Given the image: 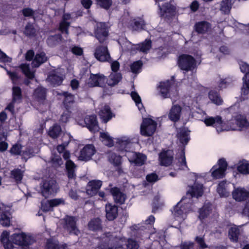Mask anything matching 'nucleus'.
Wrapping results in <instances>:
<instances>
[{
    "instance_id": "nucleus-54",
    "label": "nucleus",
    "mask_w": 249,
    "mask_h": 249,
    "mask_svg": "<svg viewBox=\"0 0 249 249\" xmlns=\"http://www.w3.org/2000/svg\"><path fill=\"white\" fill-rule=\"evenodd\" d=\"M142 65L143 64L141 60L134 62L130 66L131 71L135 74L140 73L141 71Z\"/></svg>"
},
{
    "instance_id": "nucleus-5",
    "label": "nucleus",
    "mask_w": 249,
    "mask_h": 249,
    "mask_svg": "<svg viewBox=\"0 0 249 249\" xmlns=\"http://www.w3.org/2000/svg\"><path fill=\"white\" fill-rule=\"evenodd\" d=\"M11 239L14 244L19 245L24 249L28 248L30 245L36 241L34 237L23 232L13 234L11 237Z\"/></svg>"
},
{
    "instance_id": "nucleus-36",
    "label": "nucleus",
    "mask_w": 249,
    "mask_h": 249,
    "mask_svg": "<svg viewBox=\"0 0 249 249\" xmlns=\"http://www.w3.org/2000/svg\"><path fill=\"white\" fill-rule=\"evenodd\" d=\"M152 47V41L146 38L143 42L137 44L136 50L144 53H147Z\"/></svg>"
},
{
    "instance_id": "nucleus-30",
    "label": "nucleus",
    "mask_w": 249,
    "mask_h": 249,
    "mask_svg": "<svg viewBox=\"0 0 249 249\" xmlns=\"http://www.w3.org/2000/svg\"><path fill=\"white\" fill-rule=\"evenodd\" d=\"M106 217L109 221L115 219L118 215V207L108 203L106 205Z\"/></svg>"
},
{
    "instance_id": "nucleus-3",
    "label": "nucleus",
    "mask_w": 249,
    "mask_h": 249,
    "mask_svg": "<svg viewBox=\"0 0 249 249\" xmlns=\"http://www.w3.org/2000/svg\"><path fill=\"white\" fill-rule=\"evenodd\" d=\"M158 6V14L160 16L166 20H169L175 17L176 7L170 2L155 0Z\"/></svg>"
},
{
    "instance_id": "nucleus-48",
    "label": "nucleus",
    "mask_w": 249,
    "mask_h": 249,
    "mask_svg": "<svg viewBox=\"0 0 249 249\" xmlns=\"http://www.w3.org/2000/svg\"><path fill=\"white\" fill-rule=\"evenodd\" d=\"M237 170L241 174H249V161L246 160L240 161L237 166Z\"/></svg>"
},
{
    "instance_id": "nucleus-55",
    "label": "nucleus",
    "mask_w": 249,
    "mask_h": 249,
    "mask_svg": "<svg viewBox=\"0 0 249 249\" xmlns=\"http://www.w3.org/2000/svg\"><path fill=\"white\" fill-rule=\"evenodd\" d=\"M100 137L102 141L105 142V144L109 146L112 147L114 145L113 141L111 137L107 133L101 132Z\"/></svg>"
},
{
    "instance_id": "nucleus-9",
    "label": "nucleus",
    "mask_w": 249,
    "mask_h": 249,
    "mask_svg": "<svg viewBox=\"0 0 249 249\" xmlns=\"http://www.w3.org/2000/svg\"><path fill=\"white\" fill-rule=\"evenodd\" d=\"M157 128L156 121L150 118H144L141 125V133L144 136H152Z\"/></svg>"
},
{
    "instance_id": "nucleus-11",
    "label": "nucleus",
    "mask_w": 249,
    "mask_h": 249,
    "mask_svg": "<svg viewBox=\"0 0 249 249\" xmlns=\"http://www.w3.org/2000/svg\"><path fill=\"white\" fill-rule=\"evenodd\" d=\"M106 81V76L101 73H90L89 78L87 80L86 84L89 88L96 87H103Z\"/></svg>"
},
{
    "instance_id": "nucleus-13",
    "label": "nucleus",
    "mask_w": 249,
    "mask_h": 249,
    "mask_svg": "<svg viewBox=\"0 0 249 249\" xmlns=\"http://www.w3.org/2000/svg\"><path fill=\"white\" fill-rule=\"evenodd\" d=\"M65 221L63 228L71 234L77 235L80 233L76 224V218L72 216H66L64 218Z\"/></svg>"
},
{
    "instance_id": "nucleus-4",
    "label": "nucleus",
    "mask_w": 249,
    "mask_h": 249,
    "mask_svg": "<svg viewBox=\"0 0 249 249\" xmlns=\"http://www.w3.org/2000/svg\"><path fill=\"white\" fill-rule=\"evenodd\" d=\"M178 65L184 73L189 71H193L196 68V59L192 56L186 54H182L178 56Z\"/></svg>"
},
{
    "instance_id": "nucleus-1",
    "label": "nucleus",
    "mask_w": 249,
    "mask_h": 249,
    "mask_svg": "<svg viewBox=\"0 0 249 249\" xmlns=\"http://www.w3.org/2000/svg\"><path fill=\"white\" fill-rule=\"evenodd\" d=\"M190 131L188 128L181 127L179 128L177 132V137L179 142L182 144L180 157L178 158V166L180 170H189L187 165L186 158L185 155V147L190 140Z\"/></svg>"
},
{
    "instance_id": "nucleus-24",
    "label": "nucleus",
    "mask_w": 249,
    "mask_h": 249,
    "mask_svg": "<svg viewBox=\"0 0 249 249\" xmlns=\"http://www.w3.org/2000/svg\"><path fill=\"white\" fill-rule=\"evenodd\" d=\"M110 192L112 195L116 203L123 204L126 198V195L121 192L118 187H114L110 189Z\"/></svg>"
},
{
    "instance_id": "nucleus-53",
    "label": "nucleus",
    "mask_w": 249,
    "mask_h": 249,
    "mask_svg": "<svg viewBox=\"0 0 249 249\" xmlns=\"http://www.w3.org/2000/svg\"><path fill=\"white\" fill-rule=\"evenodd\" d=\"M22 146L19 143H16L13 144L9 150V152L12 156H16L21 155Z\"/></svg>"
},
{
    "instance_id": "nucleus-12",
    "label": "nucleus",
    "mask_w": 249,
    "mask_h": 249,
    "mask_svg": "<svg viewBox=\"0 0 249 249\" xmlns=\"http://www.w3.org/2000/svg\"><path fill=\"white\" fill-rule=\"evenodd\" d=\"M57 95L64 97L62 103L63 107L66 111H71L75 104L74 95L68 91L58 93Z\"/></svg>"
},
{
    "instance_id": "nucleus-17",
    "label": "nucleus",
    "mask_w": 249,
    "mask_h": 249,
    "mask_svg": "<svg viewBox=\"0 0 249 249\" xmlns=\"http://www.w3.org/2000/svg\"><path fill=\"white\" fill-rule=\"evenodd\" d=\"M127 27L132 31L141 32L145 29L146 22L143 18V16L137 17L131 19Z\"/></svg>"
},
{
    "instance_id": "nucleus-38",
    "label": "nucleus",
    "mask_w": 249,
    "mask_h": 249,
    "mask_svg": "<svg viewBox=\"0 0 249 249\" xmlns=\"http://www.w3.org/2000/svg\"><path fill=\"white\" fill-rule=\"evenodd\" d=\"M62 38L60 34L50 36L46 40V43L49 47H53L60 43Z\"/></svg>"
},
{
    "instance_id": "nucleus-34",
    "label": "nucleus",
    "mask_w": 249,
    "mask_h": 249,
    "mask_svg": "<svg viewBox=\"0 0 249 249\" xmlns=\"http://www.w3.org/2000/svg\"><path fill=\"white\" fill-rule=\"evenodd\" d=\"M9 232L6 231H3L1 235L0 241L5 249H14V243L9 240Z\"/></svg>"
},
{
    "instance_id": "nucleus-7",
    "label": "nucleus",
    "mask_w": 249,
    "mask_h": 249,
    "mask_svg": "<svg viewBox=\"0 0 249 249\" xmlns=\"http://www.w3.org/2000/svg\"><path fill=\"white\" fill-rule=\"evenodd\" d=\"M94 34L100 43H103L109 35V27L106 22H100L96 24Z\"/></svg>"
},
{
    "instance_id": "nucleus-37",
    "label": "nucleus",
    "mask_w": 249,
    "mask_h": 249,
    "mask_svg": "<svg viewBox=\"0 0 249 249\" xmlns=\"http://www.w3.org/2000/svg\"><path fill=\"white\" fill-rule=\"evenodd\" d=\"M47 61V57L44 52L37 53L33 61V65L35 67H38L41 64Z\"/></svg>"
},
{
    "instance_id": "nucleus-61",
    "label": "nucleus",
    "mask_w": 249,
    "mask_h": 249,
    "mask_svg": "<svg viewBox=\"0 0 249 249\" xmlns=\"http://www.w3.org/2000/svg\"><path fill=\"white\" fill-rule=\"evenodd\" d=\"M126 249H138L140 247L139 244L135 239L128 238L126 243Z\"/></svg>"
},
{
    "instance_id": "nucleus-50",
    "label": "nucleus",
    "mask_w": 249,
    "mask_h": 249,
    "mask_svg": "<svg viewBox=\"0 0 249 249\" xmlns=\"http://www.w3.org/2000/svg\"><path fill=\"white\" fill-rule=\"evenodd\" d=\"M20 68L22 72L28 79H32L34 78V72L31 71L29 65L26 64H22L20 65Z\"/></svg>"
},
{
    "instance_id": "nucleus-2",
    "label": "nucleus",
    "mask_w": 249,
    "mask_h": 249,
    "mask_svg": "<svg viewBox=\"0 0 249 249\" xmlns=\"http://www.w3.org/2000/svg\"><path fill=\"white\" fill-rule=\"evenodd\" d=\"M191 198L187 199L183 197L182 199L173 208L171 211L175 218L182 220L185 218L186 214L191 210L192 203Z\"/></svg>"
},
{
    "instance_id": "nucleus-58",
    "label": "nucleus",
    "mask_w": 249,
    "mask_h": 249,
    "mask_svg": "<svg viewBox=\"0 0 249 249\" xmlns=\"http://www.w3.org/2000/svg\"><path fill=\"white\" fill-rule=\"evenodd\" d=\"M9 213L4 212L1 213L0 218V223L4 227H8L10 225V217Z\"/></svg>"
},
{
    "instance_id": "nucleus-22",
    "label": "nucleus",
    "mask_w": 249,
    "mask_h": 249,
    "mask_svg": "<svg viewBox=\"0 0 249 249\" xmlns=\"http://www.w3.org/2000/svg\"><path fill=\"white\" fill-rule=\"evenodd\" d=\"M211 24L206 21L197 22L194 25L195 31L198 34H205L211 29Z\"/></svg>"
},
{
    "instance_id": "nucleus-28",
    "label": "nucleus",
    "mask_w": 249,
    "mask_h": 249,
    "mask_svg": "<svg viewBox=\"0 0 249 249\" xmlns=\"http://www.w3.org/2000/svg\"><path fill=\"white\" fill-rule=\"evenodd\" d=\"M203 192V184L195 182L190 190L187 192V194H190L191 198L193 197L198 198L202 196Z\"/></svg>"
},
{
    "instance_id": "nucleus-32",
    "label": "nucleus",
    "mask_w": 249,
    "mask_h": 249,
    "mask_svg": "<svg viewBox=\"0 0 249 249\" xmlns=\"http://www.w3.org/2000/svg\"><path fill=\"white\" fill-rule=\"evenodd\" d=\"M212 205L210 203H205L203 207L199 211V219L203 222L210 214L212 210Z\"/></svg>"
},
{
    "instance_id": "nucleus-51",
    "label": "nucleus",
    "mask_w": 249,
    "mask_h": 249,
    "mask_svg": "<svg viewBox=\"0 0 249 249\" xmlns=\"http://www.w3.org/2000/svg\"><path fill=\"white\" fill-rule=\"evenodd\" d=\"M130 95L139 110L140 111H142V110L144 109L142 103L141 98L138 93L136 91H132Z\"/></svg>"
},
{
    "instance_id": "nucleus-15",
    "label": "nucleus",
    "mask_w": 249,
    "mask_h": 249,
    "mask_svg": "<svg viewBox=\"0 0 249 249\" xmlns=\"http://www.w3.org/2000/svg\"><path fill=\"white\" fill-rule=\"evenodd\" d=\"M84 124L83 126H86L91 132H97L99 130L97 117L95 115L85 116Z\"/></svg>"
},
{
    "instance_id": "nucleus-33",
    "label": "nucleus",
    "mask_w": 249,
    "mask_h": 249,
    "mask_svg": "<svg viewBox=\"0 0 249 249\" xmlns=\"http://www.w3.org/2000/svg\"><path fill=\"white\" fill-rule=\"evenodd\" d=\"M171 84L172 82L169 80L160 83V92L163 98L169 97V93L171 88Z\"/></svg>"
},
{
    "instance_id": "nucleus-45",
    "label": "nucleus",
    "mask_w": 249,
    "mask_h": 249,
    "mask_svg": "<svg viewBox=\"0 0 249 249\" xmlns=\"http://www.w3.org/2000/svg\"><path fill=\"white\" fill-rule=\"evenodd\" d=\"M217 192L221 197H227L229 195V192L227 190V182L220 181L217 187Z\"/></svg>"
},
{
    "instance_id": "nucleus-16",
    "label": "nucleus",
    "mask_w": 249,
    "mask_h": 249,
    "mask_svg": "<svg viewBox=\"0 0 249 249\" xmlns=\"http://www.w3.org/2000/svg\"><path fill=\"white\" fill-rule=\"evenodd\" d=\"M94 55L98 60L101 62H110L111 60L107 46H100L97 47Z\"/></svg>"
},
{
    "instance_id": "nucleus-43",
    "label": "nucleus",
    "mask_w": 249,
    "mask_h": 249,
    "mask_svg": "<svg viewBox=\"0 0 249 249\" xmlns=\"http://www.w3.org/2000/svg\"><path fill=\"white\" fill-rule=\"evenodd\" d=\"M235 124L240 128H246L249 125L246 117L241 114H237L234 117Z\"/></svg>"
},
{
    "instance_id": "nucleus-59",
    "label": "nucleus",
    "mask_w": 249,
    "mask_h": 249,
    "mask_svg": "<svg viewBox=\"0 0 249 249\" xmlns=\"http://www.w3.org/2000/svg\"><path fill=\"white\" fill-rule=\"evenodd\" d=\"M71 23L69 21H61L59 23V30L62 34H69V28L70 26Z\"/></svg>"
},
{
    "instance_id": "nucleus-40",
    "label": "nucleus",
    "mask_w": 249,
    "mask_h": 249,
    "mask_svg": "<svg viewBox=\"0 0 249 249\" xmlns=\"http://www.w3.org/2000/svg\"><path fill=\"white\" fill-rule=\"evenodd\" d=\"M108 159L109 161L115 167H119L122 163V157L114 152L108 153Z\"/></svg>"
},
{
    "instance_id": "nucleus-42",
    "label": "nucleus",
    "mask_w": 249,
    "mask_h": 249,
    "mask_svg": "<svg viewBox=\"0 0 249 249\" xmlns=\"http://www.w3.org/2000/svg\"><path fill=\"white\" fill-rule=\"evenodd\" d=\"M23 33L28 37H34L36 35V30L35 28L33 23L28 22L25 27Z\"/></svg>"
},
{
    "instance_id": "nucleus-6",
    "label": "nucleus",
    "mask_w": 249,
    "mask_h": 249,
    "mask_svg": "<svg viewBox=\"0 0 249 249\" xmlns=\"http://www.w3.org/2000/svg\"><path fill=\"white\" fill-rule=\"evenodd\" d=\"M105 242L111 241L112 243L111 247H107L104 244H99L95 249H121L123 248L124 243L126 242V238L124 237H109L107 235L104 238Z\"/></svg>"
},
{
    "instance_id": "nucleus-41",
    "label": "nucleus",
    "mask_w": 249,
    "mask_h": 249,
    "mask_svg": "<svg viewBox=\"0 0 249 249\" xmlns=\"http://www.w3.org/2000/svg\"><path fill=\"white\" fill-rule=\"evenodd\" d=\"M12 99L13 102L19 103L22 101V91L20 87L18 86H14L12 88Z\"/></svg>"
},
{
    "instance_id": "nucleus-56",
    "label": "nucleus",
    "mask_w": 249,
    "mask_h": 249,
    "mask_svg": "<svg viewBox=\"0 0 249 249\" xmlns=\"http://www.w3.org/2000/svg\"><path fill=\"white\" fill-rule=\"evenodd\" d=\"M7 139V135L4 133L0 134V152H1L5 151L8 148V144L6 142Z\"/></svg>"
},
{
    "instance_id": "nucleus-29",
    "label": "nucleus",
    "mask_w": 249,
    "mask_h": 249,
    "mask_svg": "<svg viewBox=\"0 0 249 249\" xmlns=\"http://www.w3.org/2000/svg\"><path fill=\"white\" fill-rule=\"evenodd\" d=\"M99 115L102 122L107 123L113 116L109 106L105 105L99 112Z\"/></svg>"
},
{
    "instance_id": "nucleus-57",
    "label": "nucleus",
    "mask_w": 249,
    "mask_h": 249,
    "mask_svg": "<svg viewBox=\"0 0 249 249\" xmlns=\"http://www.w3.org/2000/svg\"><path fill=\"white\" fill-rule=\"evenodd\" d=\"M96 2L100 7L107 10L112 4V0H96Z\"/></svg>"
},
{
    "instance_id": "nucleus-25",
    "label": "nucleus",
    "mask_w": 249,
    "mask_h": 249,
    "mask_svg": "<svg viewBox=\"0 0 249 249\" xmlns=\"http://www.w3.org/2000/svg\"><path fill=\"white\" fill-rule=\"evenodd\" d=\"M182 108L179 105H173L170 110L168 117L173 122H178L180 118Z\"/></svg>"
},
{
    "instance_id": "nucleus-47",
    "label": "nucleus",
    "mask_w": 249,
    "mask_h": 249,
    "mask_svg": "<svg viewBox=\"0 0 249 249\" xmlns=\"http://www.w3.org/2000/svg\"><path fill=\"white\" fill-rule=\"evenodd\" d=\"M89 230L96 231L101 229V221L99 218L92 219L88 223Z\"/></svg>"
},
{
    "instance_id": "nucleus-23",
    "label": "nucleus",
    "mask_w": 249,
    "mask_h": 249,
    "mask_svg": "<svg viewBox=\"0 0 249 249\" xmlns=\"http://www.w3.org/2000/svg\"><path fill=\"white\" fill-rule=\"evenodd\" d=\"M130 143L131 140L129 138L125 136L121 137L116 139V147L119 151H127Z\"/></svg>"
},
{
    "instance_id": "nucleus-27",
    "label": "nucleus",
    "mask_w": 249,
    "mask_h": 249,
    "mask_svg": "<svg viewBox=\"0 0 249 249\" xmlns=\"http://www.w3.org/2000/svg\"><path fill=\"white\" fill-rule=\"evenodd\" d=\"M204 122L207 126H213L216 128V130L218 132H219L217 127L220 126L223 124L222 118L219 116H216L215 117H206ZM220 130V131H221Z\"/></svg>"
},
{
    "instance_id": "nucleus-46",
    "label": "nucleus",
    "mask_w": 249,
    "mask_h": 249,
    "mask_svg": "<svg viewBox=\"0 0 249 249\" xmlns=\"http://www.w3.org/2000/svg\"><path fill=\"white\" fill-rule=\"evenodd\" d=\"M209 98L214 104L219 106L222 104L223 100L219 94L216 91L211 90L209 92Z\"/></svg>"
},
{
    "instance_id": "nucleus-8",
    "label": "nucleus",
    "mask_w": 249,
    "mask_h": 249,
    "mask_svg": "<svg viewBox=\"0 0 249 249\" xmlns=\"http://www.w3.org/2000/svg\"><path fill=\"white\" fill-rule=\"evenodd\" d=\"M58 189L56 181L53 179L44 180L41 187V194L45 198L55 193Z\"/></svg>"
},
{
    "instance_id": "nucleus-52",
    "label": "nucleus",
    "mask_w": 249,
    "mask_h": 249,
    "mask_svg": "<svg viewBox=\"0 0 249 249\" xmlns=\"http://www.w3.org/2000/svg\"><path fill=\"white\" fill-rule=\"evenodd\" d=\"M231 8V0H223L220 4V11L224 14H228Z\"/></svg>"
},
{
    "instance_id": "nucleus-63",
    "label": "nucleus",
    "mask_w": 249,
    "mask_h": 249,
    "mask_svg": "<svg viewBox=\"0 0 249 249\" xmlns=\"http://www.w3.org/2000/svg\"><path fill=\"white\" fill-rule=\"evenodd\" d=\"M41 206L43 212H47L53 210L50 200L42 201Z\"/></svg>"
},
{
    "instance_id": "nucleus-64",
    "label": "nucleus",
    "mask_w": 249,
    "mask_h": 249,
    "mask_svg": "<svg viewBox=\"0 0 249 249\" xmlns=\"http://www.w3.org/2000/svg\"><path fill=\"white\" fill-rule=\"evenodd\" d=\"M195 241L201 249H205L207 248L208 246L205 243L203 237L196 236L195 238Z\"/></svg>"
},
{
    "instance_id": "nucleus-10",
    "label": "nucleus",
    "mask_w": 249,
    "mask_h": 249,
    "mask_svg": "<svg viewBox=\"0 0 249 249\" xmlns=\"http://www.w3.org/2000/svg\"><path fill=\"white\" fill-rule=\"evenodd\" d=\"M228 164L224 158L219 159L217 164L214 165L211 169L212 176L214 179L223 178L227 168Z\"/></svg>"
},
{
    "instance_id": "nucleus-31",
    "label": "nucleus",
    "mask_w": 249,
    "mask_h": 249,
    "mask_svg": "<svg viewBox=\"0 0 249 249\" xmlns=\"http://www.w3.org/2000/svg\"><path fill=\"white\" fill-rule=\"evenodd\" d=\"M122 79V75L120 72H111L107 78L106 77V82L110 87H114L117 85Z\"/></svg>"
},
{
    "instance_id": "nucleus-44",
    "label": "nucleus",
    "mask_w": 249,
    "mask_h": 249,
    "mask_svg": "<svg viewBox=\"0 0 249 249\" xmlns=\"http://www.w3.org/2000/svg\"><path fill=\"white\" fill-rule=\"evenodd\" d=\"M240 235V230L238 227H231L229 230V237L233 242L237 243L238 241Z\"/></svg>"
},
{
    "instance_id": "nucleus-18",
    "label": "nucleus",
    "mask_w": 249,
    "mask_h": 249,
    "mask_svg": "<svg viewBox=\"0 0 249 249\" xmlns=\"http://www.w3.org/2000/svg\"><path fill=\"white\" fill-rule=\"evenodd\" d=\"M173 158V151L170 150L162 151L159 154L160 163L162 166H168L172 163Z\"/></svg>"
},
{
    "instance_id": "nucleus-21",
    "label": "nucleus",
    "mask_w": 249,
    "mask_h": 249,
    "mask_svg": "<svg viewBox=\"0 0 249 249\" xmlns=\"http://www.w3.org/2000/svg\"><path fill=\"white\" fill-rule=\"evenodd\" d=\"M64 80L63 75L56 71H52L48 76L47 80L53 87L60 85Z\"/></svg>"
},
{
    "instance_id": "nucleus-19",
    "label": "nucleus",
    "mask_w": 249,
    "mask_h": 249,
    "mask_svg": "<svg viewBox=\"0 0 249 249\" xmlns=\"http://www.w3.org/2000/svg\"><path fill=\"white\" fill-rule=\"evenodd\" d=\"M102 185V181L100 180L89 181L86 188L87 193L91 196L95 195Z\"/></svg>"
},
{
    "instance_id": "nucleus-14",
    "label": "nucleus",
    "mask_w": 249,
    "mask_h": 249,
    "mask_svg": "<svg viewBox=\"0 0 249 249\" xmlns=\"http://www.w3.org/2000/svg\"><path fill=\"white\" fill-rule=\"evenodd\" d=\"M95 152L96 149L93 144H86L81 150L78 159L82 161H89L91 159Z\"/></svg>"
},
{
    "instance_id": "nucleus-49",
    "label": "nucleus",
    "mask_w": 249,
    "mask_h": 249,
    "mask_svg": "<svg viewBox=\"0 0 249 249\" xmlns=\"http://www.w3.org/2000/svg\"><path fill=\"white\" fill-rule=\"evenodd\" d=\"M61 131V126L57 124H55L50 128L48 134L52 138L55 139L58 137Z\"/></svg>"
},
{
    "instance_id": "nucleus-60",
    "label": "nucleus",
    "mask_w": 249,
    "mask_h": 249,
    "mask_svg": "<svg viewBox=\"0 0 249 249\" xmlns=\"http://www.w3.org/2000/svg\"><path fill=\"white\" fill-rule=\"evenodd\" d=\"M146 159V157L144 155L141 153L136 154V158L134 159V162L137 166L142 165Z\"/></svg>"
},
{
    "instance_id": "nucleus-20",
    "label": "nucleus",
    "mask_w": 249,
    "mask_h": 249,
    "mask_svg": "<svg viewBox=\"0 0 249 249\" xmlns=\"http://www.w3.org/2000/svg\"><path fill=\"white\" fill-rule=\"evenodd\" d=\"M233 198L237 201H243L249 197V192L244 188L238 187L232 192Z\"/></svg>"
},
{
    "instance_id": "nucleus-62",
    "label": "nucleus",
    "mask_w": 249,
    "mask_h": 249,
    "mask_svg": "<svg viewBox=\"0 0 249 249\" xmlns=\"http://www.w3.org/2000/svg\"><path fill=\"white\" fill-rule=\"evenodd\" d=\"M160 200V196H156L154 197L153 201L152 204V212L153 213H155L157 210L159 209L160 206V204L159 203Z\"/></svg>"
},
{
    "instance_id": "nucleus-26",
    "label": "nucleus",
    "mask_w": 249,
    "mask_h": 249,
    "mask_svg": "<svg viewBox=\"0 0 249 249\" xmlns=\"http://www.w3.org/2000/svg\"><path fill=\"white\" fill-rule=\"evenodd\" d=\"M66 173L69 179H75L76 177V169L77 166L71 160H68L65 163Z\"/></svg>"
},
{
    "instance_id": "nucleus-39",
    "label": "nucleus",
    "mask_w": 249,
    "mask_h": 249,
    "mask_svg": "<svg viewBox=\"0 0 249 249\" xmlns=\"http://www.w3.org/2000/svg\"><path fill=\"white\" fill-rule=\"evenodd\" d=\"M33 96L39 102L44 101L46 97V89L42 87L37 88L34 90Z\"/></svg>"
},
{
    "instance_id": "nucleus-35",
    "label": "nucleus",
    "mask_w": 249,
    "mask_h": 249,
    "mask_svg": "<svg viewBox=\"0 0 249 249\" xmlns=\"http://www.w3.org/2000/svg\"><path fill=\"white\" fill-rule=\"evenodd\" d=\"M24 173V171L21 170L20 169L16 168L11 171L10 177L11 178L13 179L17 184H19L21 182L22 180Z\"/></svg>"
}]
</instances>
